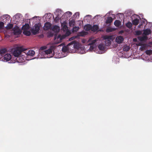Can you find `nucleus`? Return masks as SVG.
<instances>
[{
    "label": "nucleus",
    "mask_w": 152,
    "mask_h": 152,
    "mask_svg": "<svg viewBox=\"0 0 152 152\" xmlns=\"http://www.w3.org/2000/svg\"><path fill=\"white\" fill-rule=\"evenodd\" d=\"M6 16H7L6 17L7 18H10V16L9 15H6Z\"/></svg>",
    "instance_id": "obj_42"
},
{
    "label": "nucleus",
    "mask_w": 152,
    "mask_h": 152,
    "mask_svg": "<svg viewBox=\"0 0 152 152\" xmlns=\"http://www.w3.org/2000/svg\"><path fill=\"white\" fill-rule=\"evenodd\" d=\"M111 39V37L109 36H105L104 37V39L105 40L110 39Z\"/></svg>",
    "instance_id": "obj_31"
},
{
    "label": "nucleus",
    "mask_w": 152,
    "mask_h": 152,
    "mask_svg": "<svg viewBox=\"0 0 152 152\" xmlns=\"http://www.w3.org/2000/svg\"><path fill=\"white\" fill-rule=\"evenodd\" d=\"M124 38L121 36L117 37L116 39V41L118 44H120L124 40Z\"/></svg>",
    "instance_id": "obj_8"
},
{
    "label": "nucleus",
    "mask_w": 152,
    "mask_h": 152,
    "mask_svg": "<svg viewBox=\"0 0 152 152\" xmlns=\"http://www.w3.org/2000/svg\"><path fill=\"white\" fill-rule=\"evenodd\" d=\"M12 58L11 55L10 54H6L3 56V58L4 61H7L10 60Z\"/></svg>",
    "instance_id": "obj_6"
},
{
    "label": "nucleus",
    "mask_w": 152,
    "mask_h": 152,
    "mask_svg": "<svg viewBox=\"0 0 152 152\" xmlns=\"http://www.w3.org/2000/svg\"><path fill=\"white\" fill-rule=\"evenodd\" d=\"M68 33H69V34H70V32H66V34H68Z\"/></svg>",
    "instance_id": "obj_47"
},
{
    "label": "nucleus",
    "mask_w": 152,
    "mask_h": 152,
    "mask_svg": "<svg viewBox=\"0 0 152 152\" xmlns=\"http://www.w3.org/2000/svg\"><path fill=\"white\" fill-rule=\"evenodd\" d=\"M114 24L116 27H118L121 25V22L119 20H116L114 22Z\"/></svg>",
    "instance_id": "obj_17"
},
{
    "label": "nucleus",
    "mask_w": 152,
    "mask_h": 152,
    "mask_svg": "<svg viewBox=\"0 0 152 152\" xmlns=\"http://www.w3.org/2000/svg\"><path fill=\"white\" fill-rule=\"evenodd\" d=\"M91 16V15H87L86 17H87V16Z\"/></svg>",
    "instance_id": "obj_46"
},
{
    "label": "nucleus",
    "mask_w": 152,
    "mask_h": 152,
    "mask_svg": "<svg viewBox=\"0 0 152 152\" xmlns=\"http://www.w3.org/2000/svg\"><path fill=\"white\" fill-rule=\"evenodd\" d=\"M64 27L66 29L68 28V27L66 25H64Z\"/></svg>",
    "instance_id": "obj_41"
},
{
    "label": "nucleus",
    "mask_w": 152,
    "mask_h": 152,
    "mask_svg": "<svg viewBox=\"0 0 152 152\" xmlns=\"http://www.w3.org/2000/svg\"><path fill=\"white\" fill-rule=\"evenodd\" d=\"M4 23L2 22H0V29H2L4 26Z\"/></svg>",
    "instance_id": "obj_33"
},
{
    "label": "nucleus",
    "mask_w": 152,
    "mask_h": 152,
    "mask_svg": "<svg viewBox=\"0 0 152 152\" xmlns=\"http://www.w3.org/2000/svg\"><path fill=\"white\" fill-rule=\"evenodd\" d=\"M45 49H46V47L45 46L42 47L40 48V50H43Z\"/></svg>",
    "instance_id": "obj_36"
},
{
    "label": "nucleus",
    "mask_w": 152,
    "mask_h": 152,
    "mask_svg": "<svg viewBox=\"0 0 152 152\" xmlns=\"http://www.w3.org/2000/svg\"><path fill=\"white\" fill-rule=\"evenodd\" d=\"M137 39L136 38L133 39V41L134 42H136L137 41Z\"/></svg>",
    "instance_id": "obj_44"
},
{
    "label": "nucleus",
    "mask_w": 152,
    "mask_h": 152,
    "mask_svg": "<svg viewBox=\"0 0 152 152\" xmlns=\"http://www.w3.org/2000/svg\"><path fill=\"white\" fill-rule=\"evenodd\" d=\"M22 55L17 57L16 58L17 61L18 62L22 63L24 62L26 60H28L29 59L27 58L26 56H24L23 55V53Z\"/></svg>",
    "instance_id": "obj_4"
},
{
    "label": "nucleus",
    "mask_w": 152,
    "mask_h": 152,
    "mask_svg": "<svg viewBox=\"0 0 152 152\" xmlns=\"http://www.w3.org/2000/svg\"><path fill=\"white\" fill-rule=\"evenodd\" d=\"M68 35H69V33H68Z\"/></svg>",
    "instance_id": "obj_50"
},
{
    "label": "nucleus",
    "mask_w": 152,
    "mask_h": 152,
    "mask_svg": "<svg viewBox=\"0 0 152 152\" xmlns=\"http://www.w3.org/2000/svg\"><path fill=\"white\" fill-rule=\"evenodd\" d=\"M111 43V42L110 39L106 40L105 41V45L107 46H109Z\"/></svg>",
    "instance_id": "obj_23"
},
{
    "label": "nucleus",
    "mask_w": 152,
    "mask_h": 152,
    "mask_svg": "<svg viewBox=\"0 0 152 152\" xmlns=\"http://www.w3.org/2000/svg\"><path fill=\"white\" fill-rule=\"evenodd\" d=\"M52 30L55 32L58 33L59 32L60 30L59 27L57 25H55L52 28Z\"/></svg>",
    "instance_id": "obj_11"
},
{
    "label": "nucleus",
    "mask_w": 152,
    "mask_h": 152,
    "mask_svg": "<svg viewBox=\"0 0 152 152\" xmlns=\"http://www.w3.org/2000/svg\"><path fill=\"white\" fill-rule=\"evenodd\" d=\"M40 26V23L36 24L31 29V31L34 35L36 34L39 33Z\"/></svg>",
    "instance_id": "obj_3"
},
{
    "label": "nucleus",
    "mask_w": 152,
    "mask_h": 152,
    "mask_svg": "<svg viewBox=\"0 0 152 152\" xmlns=\"http://www.w3.org/2000/svg\"><path fill=\"white\" fill-rule=\"evenodd\" d=\"M126 26L127 27L130 28L132 27V24L130 22H129L126 24Z\"/></svg>",
    "instance_id": "obj_28"
},
{
    "label": "nucleus",
    "mask_w": 152,
    "mask_h": 152,
    "mask_svg": "<svg viewBox=\"0 0 152 152\" xmlns=\"http://www.w3.org/2000/svg\"><path fill=\"white\" fill-rule=\"evenodd\" d=\"M57 18V17H56V18H55V19H56V18Z\"/></svg>",
    "instance_id": "obj_48"
},
{
    "label": "nucleus",
    "mask_w": 152,
    "mask_h": 152,
    "mask_svg": "<svg viewBox=\"0 0 152 152\" xmlns=\"http://www.w3.org/2000/svg\"><path fill=\"white\" fill-rule=\"evenodd\" d=\"M24 52H23V55L24 56H26L27 58L29 56H33L35 54V52L32 50H27L24 49L23 51Z\"/></svg>",
    "instance_id": "obj_2"
},
{
    "label": "nucleus",
    "mask_w": 152,
    "mask_h": 152,
    "mask_svg": "<svg viewBox=\"0 0 152 152\" xmlns=\"http://www.w3.org/2000/svg\"><path fill=\"white\" fill-rule=\"evenodd\" d=\"M13 26V25L12 24L9 23L7 25L6 28L7 29H10L12 28Z\"/></svg>",
    "instance_id": "obj_24"
},
{
    "label": "nucleus",
    "mask_w": 152,
    "mask_h": 152,
    "mask_svg": "<svg viewBox=\"0 0 152 152\" xmlns=\"http://www.w3.org/2000/svg\"><path fill=\"white\" fill-rule=\"evenodd\" d=\"M130 49V48L129 46H126L123 48V50L125 51H128Z\"/></svg>",
    "instance_id": "obj_29"
},
{
    "label": "nucleus",
    "mask_w": 152,
    "mask_h": 152,
    "mask_svg": "<svg viewBox=\"0 0 152 152\" xmlns=\"http://www.w3.org/2000/svg\"><path fill=\"white\" fill-rule=\"evenodd\" d=\"M23 33L25 35L27 36H29L31 35V32L30 31H27V30H25L23 31Z\"/></svg>",
    "instance_id": "obj_26"
},
{
    "label": "nucleus",
    "mask_w": 152,
    "mask_h": 152,
    "mask_svg": "<svg viewBox=\"0 0 152 152\" xmlns=\"http://www.w3.org/2000/svg\"><path fill=\"white\" fill-rule=\"evenodd\" d=\"M99 29V27L97 25H94L92 27L91 26V30L92 31L95 32L97 31Z\"/></svg>",
    "instance_id": "obj_16"
},
{
    "label": "nucleus",
    "mask_w": 152,
    "mask_h": 152,
    "mask_svg": "<svg viewBox=\"0 0 152 152\" xmlns=\"http://www.w3.org/2000/svg\"><path fill=\"white\" fill-rule=\"evenodd\" d=\"M139 22V19L137 18H136L133 20L132 23L134 25L137 26Z\"/></svg>",
    "instance_id": "obj_22"
},
{
    "label": "nucleus",
    "mask_w": 152,
    "mask_h": 152,
    "mask_svg": "<svg viewBox=\"0 0 152 152\" xmlns=\"http://www.w3.org/2000/svg\"><path fill=\"white\" fill-rule=\"evenodd\" d=\"M145 53L148 55H150L152 53V50H147L145 51Z\"/></svg>",
    "instance_id": "obj_30"
},
{
    "label": "nucleus",
    "mask_w": 152,
    "mask_h": 152,
    "mask_svg": "<svg viewBox=\"0 0 152 152\" xmlns=\"http://www.w3.org/2000/svg\"><path fill=\"white\" fill-rule=\"evenodd\" d=\"M113 19L112 17H107V20L105 21V23L107 24L111 23L113 22Z\"/></svg>",
    "instance_id": "obj_12"
},
{
    "label": "nucleus",
    "mask_w": 152,
    "mask_h": 152,
    "mask_svg": "<svg viewBox=\"0 0 152 152\" xmlns=\"http://www.w3.org/2000/svg\"><path fill=\"white\" fill-rule=\"evenodd\" d=\"M151 31L150 29H146L144 30L143 34L145 36H147L151 34Z\"/></svg>",
    "instance_id": "obj_9"
},
{
    "label": "nucleus",
    "mask_w": 152,
    "mask_h": 152,
    "mask_svg": "<svg viewBox=\"0 0 152 152\" xmlns=\"http://www.w3.org/2000/svg\"><path fill=\"white\" fill-rule=\"evenodd\" d=\"M138 17L139 18H140L139 16H138Z\"/></svg>",
    "instance_id": "obj_49"
},
{
    "label": "nucleus",
    "mask_w": 152,
    "mask_h": 152,
    "mask_svg": "<svg viewBox=\"0 0 152 152\" xmlns=\"http://www.w3.org/2000/svg\"><path fill=\"white\" fill-rule=\"evenodd\" d=\"M75 21L74 20H72L69 21V25L70 26H73L75 25Z\"/></svg>",
    "instance_id": "obj_25"
},
{
    "label": "nucleus",
    "mask_w": 152,
    "mask_h": 152,
    "mask_svg": "<svg viewBox=\"0 0 152 152\" xmlns=\"http://www.w3.org/2000/svg\"><path fill=\"white\" fill-rule=\"evenodd\" d=\"M7 51V50L5 48H4L0 50V55L1 56H4Z\"/></svg>",
    "instance_id": "obj_13"
},
{
    "label": "nucleus",
    "mask_w": 152,
    "mask_h": 152,
    "mask_svg": "<svg viewBox=\"0 0 152 152\" xmlns=\"http://www.w3.org/2000/svg\"><path fill=\"white\" fill-rule=\"evenodd\" d=\"M98 48L101 50H105V46L102 44H100L98 46Z\"/></svg>",
    "instance_id": "obj_20"
},
{
    "label": "nucleus",
    "mask_w": 152,
    "mask_h": 152,
    "mask_svg": "<svg viewBox=\"0 0 152 152\" xmlns=\"http://www.w3.org/2000/svg\"><path fill=\"white\" fill-rule=\"evenodd\" d=\"M79 29V27L78 26H75L73 27L72 29L73 32H77Z\"/></svg>",
    "instance_id": "obj_27"
},
{
    "label": "nucleus",
    "mask_w": 152,
    "mask_h": 152,
    "mask_svg": "<svg viewBox=\"0 0 152 152\" xmlns=\"http://www.w3.org/2000/svg\"><path fill=\"white\" fill-rule=\"evenodd\" d=\"M124 32V31L123 30H121L120 31H119L118 32V33L119 34H122V33H123Z\"/></svg>",
    "instance_id": "obj_40"
},
{
    "label": "nucleus",
    "mask_w": 152,
    "mask_h": 152,
    "mask_svg": "<svg viewBox=\"0 0 152 152\" xmlns=\"http://www.w3.org/2000/svg\"><path fill=\"white\" fill-rule=\"evenodd\" d=\"M47 15H49V16H50V15H51V14L50 13H47Z\"/></svg>",
    "instance_id": "obj_45"
},
{
    "label": "nucleus",
    "mask_w": 152,
    "mask_h": 152,
    "mask_svg": "<svg viewBox=\"0 0 152 152\" xmlns=\"http://www.w3.org/2000/svg\"><path fill=\"white\" fill-rule=\"evenodd\" d=\"M52 49H51L50 48L48 50L44 51L43 52L45 54L48 55V54H50L52 53Z\"/></svg>",
    "instance_id": "obj_19"
},
{
    "label": "nucleus",
    "mask_w": 152,
    "mask_h": 152,
    "mask_svg": "<svg viewBox=\"0 0 152 152\" xmlns=\"http://www.w3.org/2000/svg\"><path fill=\"white\" fill-rule=\"evenodd\" d=\"M96 42V39H94L92 40L91 42L89 43V45H91L94 44Z\"/></svg>",
    "instance_id": "obj_34"
},
{
    "label": "nucleus",
    "mask_w": 152,
    "mask_h": 152,
    "mask_svg": "<svg viewBox=\"0 0 152 152\" xmlns=\"http://www.w3.org/2000/svg\"><path fill=\"white\" fill-rule=\"evenodd\" d=\"M75 43V41H73L71 42V43H70L69 44V45H71L72 44H73V47L76 48L77 49L78 48V44L77 43Z\"/></svg>",
    "instance_id": "obj_21"
},
{
    "label": "nucleus",
    "mask_w": 152,
    "mask_h": 152,
    "mask_svg": "<svg viewBox=\"0 0 152 152\" xmlns=\"http://www.w3.org/2000/svg\"><path fill=\"white\" fill-rule=\"evenodd\" d=\"M115 29L111 27H108L106 29V32L107 33L113 32L115 30Z\"/></svg>",
    "instance_id": "obj_18"
},
{
    "label": "nucleus",
    "mask_w": 152,
    "mask_h": 152,
    "mask_svg": "<svg viewBox=\"0 0 152 152\" xmlns=\"http://www.w3.org/2000/svg\"><path fill=\"white\" fill-rule=\"evenodd\" d=\"M141 34H142V32L140 30L137 31H136V32H135V35H139Z\"/></svg>",
    "instance_id": "obj_32"
},
{
    "label": "nucleus",
    "mask_w": 152,
    "mask_h": 152,
    "mask_svg": "<svg viewBox=\"0 0 152 152\" xmlns=\"http://www.w3.org/2000/svg\"><path fill=\"white\" fill-rule=\"evenodd\" d=\"M62 50L64 52H66L67 51V49L66 47H63L62 48Z\"/></svg>",
    "instance_id": "obj_35"
},
{
    "label": "nucleus",
    "mask_w": 152,
    "mask_h": 152,
    "mask_svg": "<svg viewBox=\"0 0 152 152\" xmlns=\"http://www.w3.org/2000/svg\"><path fill=\"white\" fill-rule=\"evenodd\" d=\"M80 36H83L85 35V33L84 32H82L80 33Z\"/></svg>",
    "instance_id": "obj_37"
},
{
    "label": "nucleus",
    "mask_w": 152,
    "mask_h": 152,
    "mask_svg": "<svg viewBox=\"0 0 152 152\" xmlns=\"http://www.w3.org/2000/svg\"><path fill=\"white\" fill-rule=\"evenodd\" d=\"M75 14L77 15L78 16H79V13L78 12H77L75 13Z\"/></svg>",
    "instance_id": "obj_43"
},
{
    "label": "nucleus",
    "mask_w": 152,
    "mask_h": 152,
    "mask_svg": "<svg viewBox=\"0 0 152 152\" xmlns=\"http://www.w3.org/2000/svg\"><path fill=\"white\" fill-rule=\"evenodd\" d=\"M140 25L139 26V27H140Z\"/></svg>",
    "instance_id": "obj_51"
},
{
    "label": "nucleus",
    "mask_w": 152,
    "mask_h": 152,
    "mask_svg": "<svg viewBox=\"0 0 152 152\" xmlns=\"http://www.w3.org/2000/svg\"><path fill=\"white\" fill-rule=\"evenodd\" d=\"M12 30L13 31L14 34L15 35H18L20 34L22 31L19 27L17 26L14 27L12 28Z\"/></svg>",
    "instance_id": "obj_5"
},
{
    "label": "nucleus",
    "mask_w": 152,
    "mask_h": 152,
    "mask_svg": "<svg viewBox=\"0 0 152 152\" xmlns=\"http://www.w3.org/2000/svg\"><path fill=\"white\" fill-rule=\"evenodd\" d=\"M30 28V26L28 24L26 23L22 27V29L23 31L27 30Z\"/></svg>",
    "instance_id": "obj_14"
},
{
    "label": "nucleus",
    "mask_w": 152,
    "mask_h": 152,
    "mask_svg": "<svg viewBox=\"0 0 152 152\" xmlns=\"http://www.w3.org/2000/svg\"><path fill=\"white\" fill-rule=\"evenodd\" d=\"M84 29L86 31H89L91 30V25L90 24H87L85 26Z\"/></svg>",
    "instance_id": "obj_15"
},
{
    "label": "nucleus",
    "mask_w": 152,
    "mask_h": 152,
    "mask_svg": "<svg viewBox=\"0 0 152 152\" xmlns=\"http://www.w3.org/2000/svg\"><path fill=\"white\" fill-rule=\"evenodd\" d=\"M51 24L49 22H46L43 28L45 30H47L50 29L51 27Z\"/></svg>",
    "instance_id": "obj_7"
},
{
    "label": "nucleus",
    "mask_w": 152,
    "mask_h": 152,
    "mask_svg": "<svg viewBox=\"0 0 152 152\" xmlns=\"http://www.w3.org/2000/svg\"><path fill=\"white\" fill-rule=\"evenodd\" d=\"M24 48H23L22 47H18L16 48L13 52V55L15 57H17L20 55L22 54L23 52H24Z\"/></svg>",
    "instance_id": "obj_1"
},
{
    "label": "nucleus",
    "mask_w": 152,
    "mask_h": 152,
    "mask_svg": "<svg viewBox=\"0 0 152 152\" xmlns=\"http://www.w3.org/2000/svg\"><path fill=\"white\" fill-rule=\"evenodd\" d=\"M148 37L146 36H139L138 37V39L140 41L142 42L145 41L148 39Z\"/></svg>",
    "instance_id": "obj_10"
},
{
    "label": "nucleus",
    "mask_w": 152,
    "mask_h": 152,
    "mask_svg": "<svg viewBox=\"0 0 152 152\" xmlns=\"http://www.w3.org/2000/svg\"><path fill=\"white\" fill-rule=\"evenodd\" d=\"M94 48V47L90 45V50H93Z\"/></svg>",
    "instance_id": "obj_39"
},
{
    "label": "nucleus",
    "mask_w": 152,
    "mask_h": 152,
    "mask_svg": "<svg viewBox=\"0 0 152 152\" xmlns=\"http://www.w3.org/2000/svg\"><path fill=\"white\" fill-rule=\"evenodd\" d=\"M66 13L69 16L71 15H72V13L69 11H68L66 12Z\"/></svg>",
    "instance_id": "obj_38"
}]
</instances>
